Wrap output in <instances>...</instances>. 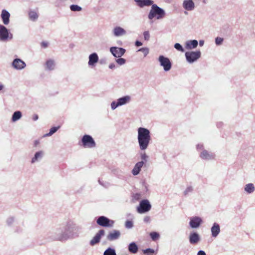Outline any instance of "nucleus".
<instances>
[{
    "instance_id": "1",
    "label": "nucleus",
    "mask_w": 255,
    "mask_h": 255,
    "mask_svg": "<svg viewBox=\"0 0 255 255\" xmlns=\"http://www.w3.org/2000/svg\"><path fill=\"white\" fill-rule=\"evenodd\" d=\"M75 225L73 222L69 221L62 227L57 228L50 237L53 240L63 241L74 237Z\"/></svg>"
},
{
    "instance_id": "2",
    "label": "nucleus",
    "mask_w": 255,
    "mask_h": 255,
    "mask_svg": "<svg viewBox=\"0 0 255 255\" xmlns=\"http://www.w3.org/2000/svg\"><path fill=\"white\" fill-rule=\"evenodd\" d=\"M137 139L139 149L141 151L146 150L151 140L149 130L145 128H138Z\"/></svg>"
},
{
    "instance_id": "3",
    "label": "nucleus",
    "mask_w": 255,
    "mask_h": 255,
    "mask_svg": "<svg viewBox=\"0 0 255 255\" xmlns=\"http://www.w3.org/2000/svg\"><path fill=\"white\" fill-rule=\"evenodd\" d=\"M196 149L200 152L199 157L201 159L206 161H210L215 159V154L204 149L203 144H197L196 145Z\"/></svg>"
},
{
    "instance_id": "4",
    "label": "nucleus",
    "mask_w": 255,
    "mask_h": 255,
    "mask_svg": "<svg viewBox=\"0 0 255 255\" xmlns=\"http://www.w3.org/2000/svg\"><path fill=\"white\" fill-rule=\"evenodd\" d=\"M166 15L165 10L162 8L158 6L156 4L152 5L151 9L148 14V18L151 20L154 17H156L157 19H161L163 18Z\"/></svg>"
},
{
    "instance_id": "5",
    "label": "nucleus",
    "mask_w": 255,
    "mask_h": 255,
    "mask_svg": "<svg viewBox=\"0 0 255 255\" xmlns=\"http://www.w3.org/2000/svg\"><path fill=\"white\" fill-rule=\"evenodd\" d=\"M166 15L165 10L162 8L158 6L156 4L152 5L151 9L148 14V18L151 20L154 17H156L157 19H161L163 18Z\"/></svg>"
},
{
    "instance_id": "6",
    "label": "nucleus",
    "mask_w": 255,
    "mask_h": 255,
    "mask_svg": "<svg viewBox=\"0 0 255 255\" xmlns=\"http://www.w3.org/2000/svg\"><path fill=\"white\" fill-rule=\"evenodd\" d=\"M6 25L0 24V42H6L13 39V34Z\"/></svg>"
},
{
    "instance_id": "7",
    "label": "nucleus",
    "mask_w": 255,
    "mask_h": 255,
    "mask_svg": "<svg viewBox=\"0 0 255 255\" xmlns=\"http://www.w3.org/2000/svg\"><path fill=\"white\" fill-rule=\"evenodd\" d=\"M186 61L189 64H192L198 61L201 56L200 50L189 51L185 53Z\"/></svg>"
},
{
    "instance_id": "8",
    "label": "nucleus",
    "mask_w": 255,
    "mask_h": 255,
    "mask_svg": "<svg viewBox=\"0 0 255 255\" xmlns=\"http://www.w3.org/2000/svg\"><path fill=\"white\" fill-rule=\"evenodd\" d=\"M151 208V205L147 199L140 201L136 207V211L139 214H144L149 212Z\"/></svg>"
},
{
    "instance_id": "9",
    "label": "nucleus",
    "mask_w": 255,
    "mask_h": 255,
    "mask_svg": "<svg viewBox=\"0 0 255 255\" xmlns=\"http://www.w3.org/2000/svg\"><path fill=\"white\" fill-rule=\"evenodd\" d=\"M82 146L85 148H92L96 147V144L93 138L90 135H84L82 139Z\"/></svg>"
},
{
    "instance_id": "10",
    "label": "nucleus",
    "mask_w": 255,
    "mask_h": 255,
    "mask_svg": "<svg viewBox=\"0 0 255 255\" xmlns=\"http://www.w3.org/2000/svg\"><path fill=\"white\" fill-rule=\"evenodd\" d=\"M158 60L160 63V65L163 67L165 71H168L171 69L172 64L168 58L163 55H160Z\"/></svg>"
},
{
    "instance_id": "11",
    "label": "nucleus",
    "mask_w": 255,
    "mask_h": 255,
    "mask_svg": "<svg viewBox=\"0 0 255 255\" xmlns=\"http://www.w3.org/2000/svg\"><path fill=\"white\" fill-rule=\"evenodd\" d=\"M97 223L99 226L102 227H112L114 224V221L102 216L98 218L97 220Z\"/></svg>"
},
{
    "instance_id": "12",
    "label": "nucleus",
    "mask_w": 255,
    "mask_h": 255,
    "mask_svg": "<svg viewBox=\"0 0 255 255\" xmlns=\"http://www.w3.org/2000/svg\"><path fill=\"white\" fill-rule=\"evenodd\" d=\"M112 34L115 37L125 36L127 34V30L120 26L117 25L112 29Z\"/></svg>"
},
{
    "instance_id": "13",
    "label": "nucleus",
    "mask_w": 255,
    "mask_h": 255,
    "mask_svg": "<svg viewBox=\"0 0 255 255\" xmlns=\"http://www.w3.org/2000/svg\"><path fill=\"white\" fill-rule=\"evenodd\" d=\"M26 66L24 61L20 58H15L11 63L12 67L16 70H21Z\"/></svg>"
},
{
    "instance_id": "14",
    "label": "nucleus",
    "mask_w": 255,
    "mask_h": 255,
    "mask_svg": "<svg viewBox=\"0 0 255 255\" xmlns=\"http://www.w3.org/2000/svg\"><path fill=\"white\" fill-rule=\"evenodd\" d=\"M110 51L115 57L120 58L125 54L126 49L122 47L114 46L110 48Z\"/></svg>"
},
{
    "instance_id": "15",
    "label": "nucleus",
    "mask_w": 255,
    "mask_h": 255,
    "mask_svg": "<svg viewBox=\"0 0 255 255\" xmlns=\"http://www.w3.org/2000/svg\"><path fill=\"white\" fill-rule=\"evenodd\" d=\"M202 223L203 220L200 217L195 216L190 218L189 225L191 228H198Z\"/></svg>"
},
{
    "instance_id": "16",
    "label": "nucleus",
    "mask_w": 255,
    "mask_h": 255,
    "mask_svg": "<svg viewBox=\"0 0 255 255\" xmlns=\"http://www.w3.org/2000/svg\"><path fill=\"white\" fill-rule=\"evenodd\" d=\"M88 64L89 67L94 68L96 66L99 61V56L96 52L91 53L88 57Z\"/></svg>"
},
{
    "instance_id": "17",
    "label": "nucleus",
    "mask_w": 255,
    "mask_h": 255,
    "mask_svg": "<svg viewBox=\"0 0 255 255\" xmlns=\"http://www.w3.org/2000/svg\"><path fill=\"white\" fill-rule=\"evenodd\" d=\"M0 16L3 25H7L9 24L10 14L7 10L2 9Z\"/></svg>"
},
{
    "instance_id": "18",
    "label": "nucleus",
    "mask_w": 255,
    "mask_h": 255,
    "mask_svg": "<svg viewBox=\"0 0 255 255\" xmlns=\"http://www.w3.org/2000/svg\"><path fill=\"white\" fill-rule=\"evenodd\" d=\"M182 7L186 11H193L195 8V4L193 0H184Z\"/></svg>"
},
{
    "instance_id": "19",
    "label": "nucleus",
    "mask_w": 255,
    "mask_h": 255,
    "mask_svg": "<svg viewBox=\"0 0 255 255\" xmlns=\"http://www.w3.org/2000/svg\"><path fill=\"white\" fill-rule=\"evenodd\" d=\"M105 234V231L103 230H100L93 238L90 241V245L92 246H94L95 245L98 244L101 240L102 237Z\"/></svg>"
},
{
    "instance_id": "20",
    "label": "nucleus",
    "mask_w": 255,
    "mask_h": 255,
    "mask_svg": "<svg viewBox=\"0 0 255 255\" xmlns=\"http://www.w3.org/2000/svg\"><path fill=\"white\" fill-rule=\"evenodd\" d=\"M201 238L196 232L191 233L189 236V241L191 244L195 245L200 242Z\"/></svg>"
},
{
    "instance_id": "21",
    "label": "nucleus",
    "mask_w": 255,
    "mask_h": 255,
    "mask_svg": "<svg viewBox=\"0 0 255 255\" xmlns=\"http://www.w3.org/2000/svg\"><path fill=\"white\" fill-rule=\"evenodd\" d=\"M121 235L120 231L115 230L109 233L107 239L110 241H115L119 239Z\"/></svg>"
},
{
    "instance_id": "22",
    "label": "nucleus",
    "mask_w": 255,
    "mask_h": 255,
    "mask_svg": "<svg viewBox=\"0 0 255 255\" xmlns=\"http://www.w3.org/2000/svg\"><path fill=\"white\" fill-rule=\"evenodd\" d=\"M55 60L52 59H48L44 64V69L46 71H53L55 69Z\"/></svg>"
},
{
    "instance_id": "23",
    "label": "nucleus",
    "mask_w": 255,
    "mask_h": 255,
    "mask_svg": "<svg viewBox=\"0 0 255 255\" xmlns=\"http://www.w3.org/2000/svg\"><path fill=\"white\" fill-rule=\"evenodd\" d=\"M131 97L129 95H126L117 100L120 107L128 104L131 102Z\"/></svg>"
},
{
    "instance_id": "24",
    "label": "nucleus",
    "mask_w": 255,
    "mask_h": 255,
    "mask_svg": "<svg viewBox=\"0 0 255 255\" xmlns=\"http://www.w3.org/2000/svg\"><path fill=\"white\" fill-rule=\"evenodd\" d=\"M143 165L144 162H143V161H138L136 163L131 170L132 175L134 176L138 175Z\"/></svg>"
},
{
    "instance_id": "25",
    "label": "nucleus",
    "mask_w": 255,
    "mask_h": 255,
    "mask_svg": "<svg viewBox=\"0 0 255 255\" xmlns=\"http://www.w3.org/2000/svg\"><path fill=\"white\" fill-rule=\"evenodd\" d=\"M136 4L140 7L149 6L153 4L154 1L152 0H134Z\"/></svg>"
},
{
    "instance_id": "26",
    "label": "nucleus",
    "mask_w": 255,
    "mask_h": 255,
    "mask_svg": "<svg viewBox=\"0 0 255 255\" xmlns=\"http://www.w3.org/2000/svg\"><path fill=\"white\" fill-rule=\"evenodd\" d=\"M198 44V42L197 40H189L186 41L185 46L186 49L192 50L195 49Z\"/></svg>"
},
{
    "instance_id": "27",
    "label": "nucleus",
    "mask_w": 255,
    "mask_h": 255,
    "mask_svg": "<svg viewBox=\"0 0 255 255\" xmlns=\"http://www.w3.org/2000/svg\"><path fill=\"white\" fill-rule=\"evenodd\" d=\"M245 193L252 194L255 191V186L252 183H249L245 185L244 187Z\"/></svg>"
},
{
    "instance_id": "28",
    "label": "nucleus",
    "mask_w": 255,
    "mask_h": 255,
    "mask_svg": "<svg viewBox=\"0 0 255 255\" xmlns=\"http://www.w3.org/2000/svg\"><path fill=\"white\" fill-rule=\"evenodd\" d=\"M212 236L214 238H216L220 233V226L217 223H214L211 229Z\"/></svg>"
},
{
    "instance_id": "29",
    "label": "nucleus",
    "mask_w": 255,
    "mask_h": 255,
    "mask_svg": "<svg viewBox=\"0 0 255 255\" xmlns=\"http://www.w3.org/2000/svg\"><path fill=\"white\" fill-rule=\"evenodd\" d=\"M44 152L43 151H38L34 154L33 157L31 158V163L33 164L40 161L44 156Z\"/></svg>"
},
{
    "instance_id": "30",
    "label": "nucleus",
    "mask_w": 255,
    "mask_h": 255,
    "mask_svg": "<svg viewBox=\"0 0 255 255\" xmlns=\"http://www.w3.org/2000/svg\"><path fill=\"white\" fill-rule=\"evenodd\" d=\"M138 248L137 245L134 242H132L128 245V250L133 254H135L138 252Z\"/></svg>"
},
{
    "instance_id": "31",
    "label": "nucleus",
    "mask_w": 255,
    "mask_h": 255,
    "mask_svg": "<svg viewBox=\"0 0 255 255\" xmlns=\"http://www.w3.org/2000/svg\"><path fill=\"white\" fill-rule=\"evenodd\" d=\"M22 117V114L21 112L18 111H16L13 113L12 118H11V121L12 122H15L19 120H20Z\"/></svg>"
},
{
    "instance_id": "32",
    "label": "nucleus",
    "mask_w": 255,
    "mask_h": 255,
    "mask_svg": "<svg viewBox=\"0 0 255 255\" xmlns=\"http://www.w3.org/2000/svg\"><path fill=\"white\" fill-rule=\"evenodd\" d=\"M29 18L32 21H36L38 17V14L35 11L31 10L29 11Z\"/></svg>"
},
{
    "instance_id": "33",
    "label": "nucleus",
    "mask_w": 255,
    "mask_h": 255,
    "mask_svg": "<svg viewBox=\"0 0 255 255\" xmlns=\"http://www.w3.org/2000/svg\"><path fill=\"white\" fill-rule=\"evenodd\" d=\"M60 127H53L51 128L49 132L45 134H44V136H50L52 134H53L54 133H55L57 130Z\"/></svg>"
},
{
    "instance_id": "34",
    "label": "nucleus",
    "mask_w": 255,
    "mask_h": 255,
    "mask_svg": "<svg viewBox=\"0 0 255 255\" xmlns=\"http://www.w3.org/2000/svg\"><path fill=\"white\" fill-rule=\"evenodd\" d=\"M103 255H117L116 251L112 248H108L104 252Z\"/></svg>"
},
{
    "instance_id": "35",
    "label": "nucleus",
    "mask_w": 255,
    "mask_h": 255,
    "mask_svg": "<svg viewBox=\"0 0 255 255\" xmlns=\"http://www.w3.org/2000/svg\"><path fill=\"white\" fill-rule=\"evenodd\" d=\"M70 8L72 11H80L82 10V7L76 4L71 5Z\"/></svg>"
},
{
    "instance_id": "36",
    "label": "nucleus",
    "mask_w": 255,
    "mask_h": 255,
    "mask_svg": "<svg viewBox=\"0 0 255 255\" xmlns=\"http://www.w3.org/2000/svg\"><path fill=\"white\" fill-rule=\"evenodd\" d=\"M140 157L141 159L140 161H143V162H144V164L145 162H147L149 158L148 156L145 152L140 153Z\"/></svg>"
},
{
    "instance_id": "37",
    "label": "nucleus",
    "mask_w": 255,
    "mask_h": 255,
    "mask_svg": "<svg viewBox=\"0 0 255 255\" xmlns=\"http://www.w3.org/2000/svg\"><path fill=\"white\" fill-rule=\"evenodd\" d=\"M150 236L153 241H156L160 237L159 234L156 232L150 233Z\"/></svg>"
},
{
    "instance_id": "38",
    "label": "nucleus",
    "mask_w": 255,
    "mask_h": 255,
    "mask_svg": "<svg viewBox=\"0 0 255 255\" xmlns=\"http://www.w3.org/2000/svg\"><path fill=\"white\" fill-rule=\"evenodd\" d=\"M193 187L191 186H188L186 188L183 192V194L185 196H187L193 191Z\"/></svg>"
},
{
    "instance_id": "39",
    "label": "nucleus",
    "mask_w": 255,
    "mask_h": 255,
    "mask_svg": "<svg viewBox=\"0 0 255 255\" xmlns=\"http://www.w3.org/2000/svg\"><path fill=\"white\" fill-rule=\"evenodd\" d=\"M120 106L117 102V101H114L112 102L111 103V109L114 111L116 110L117 108L119 107Z\"/></svg>"
},
{
    "instance_id": "40",
    "label": "nucleus",
    "mask_w": 255,
    "mask_h": 255,
    "mask_svg": "<svg viewBox=\"0 0 255 255\" xmlns=\"http://www.w3.org/2000/svg\"><path fill=\"white\" fill-rule=\"evenodd\" d=\"M116 62L120 66L124 65L126 62V60L124 58L120 57L116 60Z\"/></svg>"
},
{
    "instance_id": "41",
    "label": "nucleus",
    "mask_w": 255,
    "mask_h": 255,
    "mask_svg": "<svg viewBox=\"0 0 255 255\" xmlns=\"http://www.w3.org/2000/svg\"><path fill=\"white\" fill-rule=\"evenodd\" d=\"M174 48L178 51L183 52L184 51V49L183 48L182 46L178 43H175L174 46Z\"/></svg>"
},
{
    "instance_id": "42",
    "label": "nucleus",
    "mask_w": 255,
    "mask_h": 255,
    "mask_svg": "<svg viewBox=\"0 0 255 255\" xmlns=\"http://www.w3.org/2000/svg\"><path fill=\"white\" fill-rule=\"evenodd\" d=\"M138 51L142 52L144 56H147L149 53V49L147 47L141 48Z\"/></svg>"
},
{
    "instance_id": "43",
    "label": "nucleus",
    "mask_w": 255,
    "mask_h": 255,
    "mask_svg": "<svg viewBox=\"0 0 255 255\" xmlns=\"http://www.w3.org/2000/svg\"><path fill=\"white\" fill-rule=\"evenodd\" d=\"M224 39L220 37H217L215 39V43L217 45H220L222 44Z\"/></svg>"
},
{
    "instance_id": "44",
    "label": "nucleus",
    "mask_w": 255,
    "mask_h": 255,
    "mask_svg": "<svg viewBox=\"0 0 255 255\" xmlns=\"http://www.w3.org/2000/svg\"><path fill=\"white\" fill-rule=\"evenodd\" d=\"M143 253L144 254H154V250L153 249L148 248V249H146L145 250H143Z\"/></svg>"
},
{
    "instance_id": "45",
    "label": "nucleus",
    "mask_w": 255,
    "mask_h": 255,
    "mask_svg": "<svg viewBox=\"0 0 255 255\" xmlns=\"http://www.w3.org/2000/svg\"><path fill=\"white\" fill-rule=\"evenodd\" d=\"M125 226L128 229H131L133 227V223L130 221H127L125 223Z\"/></svg>"
},
{
    "instance_id": "46",
    "label": "nucleus",
    "mask_w": 255,
    "mask_h": 255,
    "mask_svg": "<svg viewBox=\"0 0 255 255\" xmlns=\"http://www.w3.org/2000/svg\"><path fill=\"white\" fill-rule=\"evenodd\" d=\"M144 38L145 40L148 41L150 38V34L148 31H145L143 33Z\"/></svg>"
},
{
    "instance_id": "47",
    "label": "nucleus",
    "mask_w": 255,
    "mask_h": 255,
    "mask_svg": "<svg viewBox=\"0 0 255 255\" xmlns=\"http://www.w3.org/2000/svg\"><path fill=\"white\" fill-rule=\"evenodd\" d=\"M143 221L146 224H149L151 222L150 217L149 216H146L143 218Z\"/></svg>"
},
{
    "instance_id": "48",
    "label": "nucleus",
    "mask_w": 255,
    "mask_h": 255,
    "mask_svg": "<svg viewBox=\"0 0 255 255\" xmlns=\"http://www.w3.org/2000/svg\"><path fill=\"white\" fill-rule=\"evenodd\" d=\"M109 68L111 69H114L116 68V65L113 63H111L109 66Z\"/></svg>"
},
{
    "instance_id": "49",
    "label": "nucleus",
    "mask_w": 255,
    "mask_h": 255,
    "mask_svg": "<svg viewBox=\"0 0 255 255\" xmlns=\"http://www.w3.org/2000/svg\"><path fill=\"white\" fill-rule=\"evenodd\" d=\"M197 255H206L204 251L201 250L198 252Z\"/></svg>"
},
{
    "instance_id": "50",
    "label": "nucleus",
    "mask_w": 255,
    "mask_h": 255,
    "mask_svg": "<svg viewBox=\"0 0 255 255\" xmlns=\"http://www.w3.org/2000/svg\"><path fill=\"white\" fill-rule=\"evenodd\" d=\"M135 44L136 46H140L142 45V43L140 41H136L135 43Z\"/></svg>"
},
{
    "instance_id": "51",
    "label": "nucleus",
    "mask_w": 255,
    "mask_h": 255,
    "mask_svg": "<svg viewBox=\"0 0 255 255\" xmlns=\"http://www.w3.org/2000/svg\"><path fill=\"white\" fill-rule=\"evenodd\" d=\"M199 45L201 47L204 44V41L203 40H200L199 42Z\"/></svg>"
},
{
    "instance_id": "52",
    "label": "nucleus",
    "mask_w": 255,
    "mask_h": 255,
    "mask_svg": "<svg viewBox=\"0 0 255 255\" xmlns=\"http://www.w3.org/2000/svg\"><path fill=\"white\" fill-rule=\"evenodd\" d=\"M33 120L34 121H37L38 119V116L37 115H34L33 116V118H32Z\"/></svg>"
},
{
    "instance_id": "53",
    "label": "nucleus",
    "mask_w": 255,
    "mask_h": 255,
    "mask_svg": "<svg viewBox=\"0 0 255 255\" xmlns=\"http://www.w3.org/2000/svg\"><path fill=\"white\" fill-rule=\"evenodd\" d=\"M41 45L43 46L44 47H46L47 46V44L46 42H43L41 43Z\"/></svg>"
},
{
    "instance_id": "54",
    "label": "nucleus",
    "mask_w": 255,
    "mask_h": 255,
    "mask_svg": "<svg viewBox=\"0 0 255 255\" xmlns=\"http://www.w3.org/2000/svg\"><path fill=\"white\" fill-rule=\"evenodd\" d=\"M4 88V86L3 85L0 84V91L2 90Z\"/></svg>"
},
{
    "instance_id": "55",
    "label": "nucleus",
    "mask_w": 255,
    "mask_h": 255,
    "mask_svg": "<svg viewBox=\"0 0 255 255\" xmlns=\"http://www.w3.org/2000/svg\"><path fill=\"white\" fill-rule=\"evenodd\" d=\"M139 196H140V195H139V194H136L135 195V198H136V197H137V198H139Z\"/></svg>"
},
{
    "instance_id": "56",
    "label": "nucleus",
    "mask_w": 255,
    "mask_h": 255,
    "mask_svg": "<svg viewBox=\"0 0 255 255\" xmlns=\"http://www.w3.org/2000/svg\"><path fill=\"white\" fill-rule=\"evenodd\" d=\"M38 143H39V142H38V141H36L35 142V144H38Z\"/></svg>"
},
{
    "instance_id": "57",
    "label": "nucleus",
    "mask_w": 255,
    "mask_h": 255,
    "mask_svg": "<svg viewBox=\"0 0 255 255\" xmlns=\"http://www.w3.org/2000/svg\"><path fill=\"white\" fill-rule=\"evenodd\" d=\"M199 1H200L201 0H198Z\"/></svg>"
}]
</instances>
